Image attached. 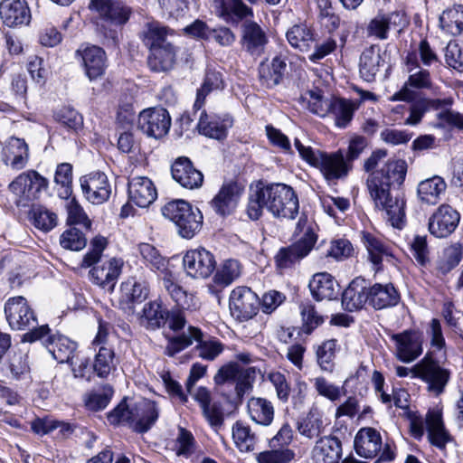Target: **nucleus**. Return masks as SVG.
I'll return each instance as SVG.
<instances>
[{
  "label": "nucleus",
  "instance_id": "f257e3e1",
  "mask_svg": "<svg viewBox=\"0 0 463 463\" xmlns=\"http://www.w3.org/2000/svg\"><path fill=\"white\" fill-rule=\"evenodd\" d=\"M386 156L385 149H377L364 161V169L369 173L367 189L375 207L385 211L391 225L402 229L405 219V200L401 186L406 177L407 163L402 159L389 160L381 169L374 170Z\"/></svg>",
  "mask_w": 463,
  "mask_h": 463
},
{
  "label": "nucleus",
  "instance_id": "f03ea898",
  "mask_svg": "<svg viewBox=\"0 0 463 463\" xmlns=\"http://www.w3.org/2000/svg\"><path fill=\"white\" fill-rule=\"evenodd\" d=\"M264 209L275 218L293 220L299 210L298 194L288 184H265L259 181L250 188L246 213L250 220L257 221L262 216Z\"/></svg>",
  "mask_w": 463,
  "mask_h": 463
},
{
  "label": "nucleus",
  "instance_id": "7ed1b4c3",
  "mask_svg": "<svg viewBox=\"0 0 463 463\" xmlns=\"http://www.w3.org/2000/svg\"><path fill=\"white\" fill-rule=\"evenodd\" d=\"M294 146L299 156L311 166L318 168L328 181L345 177L353 167L341 149L327 154L303 145L298 138H295Z\"/></svg>",
  "mask_w": 463,
  "mask_h": 463
},
{
  "label": "nucleus",
  "instance_id": "20e7f679",
  "mask_svg": "<svg viewBox=\"0 0 463 463\" xmlns=\"http://www.w3.org/2000/svg\"><path fill=\"white\" fill-rule=\"evenodd\" d=\"M22 340L28 343L40 341L57 362L72 364L77 343L61 334H52L48 325L26 332Z\"/></svg>",
  "mask_w": 463,
  "mask_h": 463
},
{
  "label": "nucleus",
  "instance_id": "39448f33",
  "mask_svg": "<svg viewBox=\"0 0 463 463\" xmlns=\"http://www.w3.org/2000/svg\"><path fill=\"white\" fill-rule=\"evenodd\" d=\"M162 214L177 227L178 233L184 239H192L202 228L203 214L184 200H175L162 208Z\"/></svg>",
  "mask_w": 463,
  "mask_h": 463
},
{
  "label": "nucleus",
  "instance_id": "423d86ee",
  "mask_svg": "<svg viewBox=\"0 0 463 463\" xmlns=\"http://www.w3.org/2000/svg\"><path fill=\"white\" fill-rule=\"evenodd\" d=\"M411 372L428 384L429 391L437 395L443 392L450 378L449 370L429 354L413 366Z\"/></svg>",
  "mask_w": 463,
  "mask_h": 463
},
{
  "label": "nucleus",
  "instance_id": "0eeeda50",
  "mask_svg": "<svg viewBox=\"0 0 463 463\" xmlns=\"http://www.w3.org/2000/svg\"><path fill=\"white\" fill-rule=\"evenodd\" d=\"M239 43L242 52L259 58L265 53L269 43L267 29L254 20L246 19L240 26Z\"/></svg>",
  "mask_w": 463,
  "mask_h": 463
},
{
  "label": "nucleus",
  "instance_id": "6e6552de",
  "mask_svg": "<svg viewBox=\"0 0 463 463\" xmlns=\"http://www.w3.org/2000/svg\"><path fill=\"white\" fill-rule=\"evenodd\" d=\"M5 314L12 329H28V332H30L39 327L34 311L27 299L22 296L13 297L6 300Z\"/></svg>",
  "mask_w": 463,
  "mask_h": 463
},
{
  "label": "nucleus",
  "instance_id": "1a4fd4ad",
  "mask_svg": "<svg viewBox=\"0 0 463 463\" xmlns=\"http://www.w3.org/2000/svg\"><path fill=\"white\" fill-rule=\"evenodd\" d=\"M47 184V180L36 171H28L19 175L9 184V190L17 196L16 204L24 207L28 202L37 199Z\"/></svg>",
  "mask_w": 463,
  "mask_h": 463
},
{
  "label": "nucleus",
  "instance_id": "9d476101",
  "mask_svg": "<svg viewBox=\"0 0 463 463\" xmlns=\"http://www.w3.org/2000/svg\"><path fill=\"white\" fill-rule=\"evenodd\" d=\"M260 307V300L251 288L241 286L231 292L229 307L236 320L243 322L251 319L258 314Z\"/></svg>",
  "mask_w": 463,
  "mask_h": 463
},
{
  "label": "nucleus",
  "instance_id": "9b49d317",
  "mask_svg": "<svg viewBox=\"0 0 463 463\" xmlns=\"http://www.w3.org/2000/svg\"><path fill=\"white\" fill-rule=\"evenodd\" d=\"M137 127L147 137L158 139L168 133L171 118L164 108H149L139 113Z\"/></svg>",
  "mask_w": 463,
  "mask_h": 463
},
{
  "label": "nucleus",
  "instance_id": "f8f14e48",
  "mask_svg": "<svg viewBox=\"0 0 463 463\" xmlns=\"http://www.w3.org/2000/svg\"><path fill=\"white\" fill-rule=\"evenodd\" d=\"M149 283L142 276H132L120 285L119 307L128 313L135 312V305L144 302L149 296Z\"/></svg>",
  "mask_w": 463,
  "mask_h": 463
},
{
  "label": "nucleus",
  "instance_id": "ddd939ff",
  "mask_svg": "<svg viewBox=\"0 0 463 463\" xmlns=\"http://www.w3.org/2000/svg\"><path fill=\"white\" fill-rule=\"evenodd\" d=\"M317 241V235L307 229L303 237L293 244L280 248L275 255V262L280 269H287L308 255Z\"/></svg>",
  "mask_w": 463,
  "mask_h": 463
},
{
  "label": "nucleus",
  "instance_id": "4468645a",
  "mask_svg": "<svg viewBox=\"0 0 463 463\" xmlns=\"http://www.w3.org/2000/svg\"><path fill=\"white\" fill-rule=\"evenodd\" d=\"M213 255L204 248L187 250L183 258L186 274L194 279L208 278L215 269Z\"/></svg>",
  "mask_w": 463,
  "mask_h": 463
},
{
  "label": "nucleus",
  "instance_id": "2eb2a0df",
  "mask_svg": "<svg viewBox=\"0 0 463 463\" xmlns=\"http://www.w3.org/2000/svg\"><path fill=\"white\" fill-rule=\"evenodd\" d=\"M459 221L458 211L449 204H441L429 219V232L436 238H447L455 232Z\"/></svg>",
  "mask_w": 463,
  "mask_h": 463
},
{
  "label": "nucleus",
  "instance_id": "dca6fc26",
  "mask_svg": "<svg viewBox=\"0 0 463 463\" xmlns=\"http://www.w3.org/2000/svg\"><path fill=\"white\" fill-rule=\"evenodd\" d=\"M80 184L85 198L94 204L103 203L110 196L111 185L102 172H92L81 176Z\"/></svg>",
  "mask_w": 463,
  "mask_h": 463
},
{
  "label": "nucleus",
  "instance_id": "f3484780",
  "mask_svg": "<svg viewBox=\"0 0 463 463\" xmlns=\"http://www.w3.org/2000/svg\"><path fill=\"white\" fill-rule=\"evenodd\" d=\"M391 339L395 343L396 357L403 363H411L422 354V335L418 331L392 334Z\"/></svg>",
  "mask_w": 463,
  "mask_h": 463
},
{
  "label": "nucleus",
  "instance_id": "a211bd4d",
  "mask_svg": "<svg viewBox=\"0 0 463 463\" xmlns=\"http://www.w3.org/2000/svg\"><path fill=\"white\" fill-rule=\"evenodd\" d=\"M407 61L408 70L411 72L405 85L392 97V100L411 101L414 99L415 93L409 89H430L431 87L430 74L428 70L419 66L417 61H411L409 56Z\"/></svg>",
  "mask_w": 463,
  "mask_h": 463
},
{
  "label": "nucleus",
  "instance_id": "6ab92c4d",
  "mask_svg": "<svg viewBox=\"0 0 463 463\" xmlns=\"http://www.w3.org/2000/svg\"><path fill=\"white\" fill-rule=\"evenodd\" d=\"M243 187L235 181L224 183L211 201V206L220 216L232 214L240 201Z\"/></svg>",
  "mask_w": 463,
  "mask_h": 463
},
{
  "label": "nucleus",
  "instance_id": "aec40b11",
  "mask_svg": "<svg viewBox=\"0 0 463 463\" xmlns=\"http://www.w3.org/2000/svg\"><path fill=\"white\" fill-rule=\"evenodd\" d=\"M197 128L200 134L205 137L222 140L227 137L228 129L232 127L233 120L229 115L219 117L209 115L202 109L197 112Z\"/></svg>",
  "mask_w": 463,
  "mask_h": 463
},
{
  "label": "nucleus",
  "instance_id": "412c9836",
  "mask_svg": "<svg viewBox=\"0 0 463 463\" xmlns=\"http://www.w3.org/2000/svg\"><path fill=\"white\" fill-rule=\"evenodd\" d=\"M225 88L223 73L214 68L208 67L206 69L203 82L200 89L197 90L196 99L193 106V112L187 113V118L194 121L197 118V112L203 109L205 99L209 93L215 90H222Z\"/></svg>",
  "mask_w": 463,
  "mask_h": 463
},
{
  "label": "nucleus",
  "instance_id": "4be33fe9",
  "mask_svg": "<svg viewBox=\"0 0 463 463\" xmlns=\"http://www.w3.org/2000/svg\"><path fill=\"white\" fill-rule=\"evenodd\" d=\"M123 261L120 259L111 258L101 265L93 267L90 270V277L93 283L102 288L112 291L121 274Z\"/></svg>",
  "mask_w": 463,
  "mask_h": 463
},
{
  "label": "nucleus",
  "instance_id": "5701e85b",
  "mask_svg": "<svg viewBox=\"0 0 463 463\" xmlns=\"http://www.w3.org/2000/svg\"><path fill=\"white\" fill-rule=\"evenodd\" d=\"M128 199L137 206L145 208L149 206L157 196L153 182L145 176H135L128 181Z\"/></svg>",
  "mask_w": 463,
  "mask_h": 463
},
{
  "label": "nucleus",
  "instance_id": "b1692460",
  "mask_svg": "<svg viewBox=\"0 0 463 463\" xmlns=\"http://www.w3.org/2000/svg\"><path fill=\"white\" fill-rule=\"evenodd\" d=\"M173 178L184 188L196 189L202 186L203 175L201 171L194 168L187 157H180L175 161L171 167Z\"/></svg>",
  "mask_w": 463,
  "mask_h": 463
},
{
  "label": "nucleus",
  "instance_id": "393cba45",
  "mask_svg": "<svg viewBox=\"0 0 463 463\" xmlns=\"http://www.w3.org/2000/svg\"><path fill=\"white\" fill-rule=\"evenodd\" d=\"M0 16L8 27L28 24L32 17L25 0H3L0 3Z\"/></svg>",
  "mask_w": 463,
  "mask_h": 463
},
{
  "label": "nucleus",
  "instance_id": "a878e982",
  "mask_svg": "<svg viewBox=\"0 0 463 463\" xmlns=\"http://www.w3.org/2000/svg\"><path fill=\"white\" fill-rule=\"evenodd\" d=\"M287 57L282 55H276L270 62H260L259 79L261 85L268 89L279 85L287 72Z\"/></svg>",
  "mask_w": 463,
  "mask_h": 463
},
{
  "label": "nucleus",
  "instance_id": "bb28decb",
  "mask_svg": "<svg viewBox=\"0 0 463 463\" xmlns=\"http://www.w3.org/2000/svg\"><path fill=\"white\" fill-rule=\"evenodd\" d=\"M369 303L368 286L365 279L355 278L342 294V307L348 312L363 308Z\"/></svg>",
  "mask_w": 463,
  "mask_h": 463
},
{
  "label": "nucleus",
  "instance_id": "cd10ccee",
  "mask_svg": "<svg viewBox=\"0 0 463 463\" xmlns=\"http://www.w3.org/2000/svg\"><path fill=\"white\" fill-rule=\"evenodd\" d=\"M159 417L156 403L150 400H143L134 405L132 428L137 433L147 432Z\"/></svg>",
  "mask_w": 463,
  "mask_h": 463
},
{
  "label": "nucleus",
  "instance_id": "c85d7f7f",
  "mask_svg": "<svg viewBox=\"0 0 463 463\" xmlns=\"http://www.w3.org/2000/svg\"><path fill=\"white\" fill-rule=\"evenodd\" d=\"M308 287L312 297L317 301L336 299L340 291L338 282L327 272L315 274Z\"/></svg>",
  "mask_w": 463,
  "mask_h": 463
},
{
  "label": "nucleus",
  "instance_id": "c756f323",
  "mask_svg": "<svg viewBox=\"0 0 463 463\" xmlns=\"http://www.w3.org/2000/svg\"><path fill=\"white\" fill-rule=\"evenodd\" d=\"M3 161L13 169L25 167L29 160V147L24 139L12 137L2 150Z\"/></svg>",
  "mask_w": 463,
  "mask_h": 463
},
{
  "label": "nucleus",
  "instance_id": "7c9ffc66",
  "mask_svg": "<svg viewBox=\"0 0 463 463\" xmlns=\"http://www.w3.org/2000/svg\"><path fill=\"white\" fill-rule=\"evenodd\" d=\"M354 444L360 457L372 458L381 450L382 437L375 429L363 428L357 432Z\"/></svg>",
  "mask_w": 463,
  "mask_h": 463
},
{
  "label": "nucleus",
  "instance_id": "2f4dec72",
  "mask_svg": "<svg viewBox=\"0 0 463 463\" xmlns=\"http://www.w3.org/2000/svg\"><path fill=\"white\" fill-rule=\"evenodd\" d=\"M168 309L158 300L145 304L139 315L140 325L148 330L159 329L167 323Z\"/></svg>",
  "mask_w": 463,
  "mask_h": 463
},
{
  "label": "nucleus",
  "instance_id": "473e14b6",
  "mask_svg": "<svg viewBox=\"0 0 463 463\" xmlns=\"http://www.w3.org/2000/svg\"><path fill=\"white\" fill-rule=\"evenodd\" d=\"M369 305L376 310L389 308L398 304L400 295L392 284L375 283L368 287Z\"/></svg>",
  "mask_w": 463,
  "mask_h": 463
},
{
  "label": "nucleus",
  "instance_id": "72a5a7b5",
  "mask_svg": "<svg viewBox=\"0 0 463 463\" xmlns=\"http://www.w3.org/2000/svg\"><path fill=\"white\" fill-rule=\"evenodd\" d=\"M462 258L463 245L460 242L449 245L443 249L441 254L435 261L432 273L438 278L446 276L458 266Z\"/></svg>",
  "mask_w": 463,
  "mask_h": 463
},
{
  "label": "nucleus",
  "instance_id": "f704fd0d",
  "mask_svg": "<svg viewBox=\"0 0 463 463\" xmlns=\"http://www.w3.org/2000/svg\"><path fill=\"white\" fill-rule=\"evenodd\" d=\"M313 455L317 463H338L342 457V443L336 437H323L317 441Z\"/></svg>",
  "mask_w": 463,
  "mask_h": 463
},
{
  "label": "nucleus",
  "instance_id": "c9c22d12",
  "mask_svg": "<svg viewBox=\"0 0 463 463\" xmlns=\"http://www.w3.org/2000/svg\"><path fill=\"white\" fill-rule=\"evenodd\" d=\"M87 76L90 80L101 77L106 69V53L99 46H87L81 52Z\"/></svg>",
  "mask_w": 463,
  "mask_h": 463
},
{
  "label": "nucleus",
  "instance_id": "e433bc0d",
  "mask_svg": "<svg viewBox=\"0 0 463 463\" xmlns=\"http://www.w3.org/2000/svg\"><path fill=\"white\" fill-rule=\"evenodd\" d=\"M425 424L430 442L439 449H444L450 440L449 432L445 430L441 412L436 410L429 411L426 414Z\"/></svg>",
  "mask_w": 463,
  "mask_h": 463
},
{
  "label": "nucleus",
  "instance_id": "4c0bfd02",
  "mask_svg": "<svg viewBox=\"0 0 463 463\" xmlns=\"http://www.w3.org/2000/svg\"><path fill=\"white\" fill-rule=\"evenodd\" d=\"M247 412L256 424L268 427L274 420L275 410L273 403L268 399L251 397L247 402Z\"/></svg>",
  "mask_w": 463,
  "mask_h": 463
},
{
  "label": "nucleus",
  "instance_id": "58836bf2",
  "mask_svg": "<svg viewBox=\"0 0 463 463\" xmlns=\"http://www.w3.org/2000/svg\"><path fill=\"white\" fill-rule=\"evenodd\" d=\"M286 36L291 47L302 52H307L312 49L317 34L311 26L306 24H298L290 27Z\"/></svg>",
  "mask_w": 463,
  "mask_h": 463
},
{
  "label": "nucleus",
  "instance_id": "ea45409f",
  "mask_svg": "<svg viewBox=\"0 0 463 463\" xmlns=\"http://www.w3.org/2000/svg\"><path fill=\"white\" fill-rule=\"evenodd\" d=\"M355 109V104L350 99L331 98L327 117L334 119L337 128H345L352 121Z\"/></svg>",
  "mask_w": 463,
  "mask_h": 463
},
{
  "label": "nucleus",
  "instance_id": "a19ab883",
  "mask_svg": "<svg viewBox=\"0 0 463 463\" xmlns=\"http://www.w3.org/2000/svg\"><path fill=\"white\" fill-rule=\"evenodd\" d=\"M363 242L368 251L370 261L380 269L383 260L391 261L393 255L391 247L371 233H364Z\"/></svg>",
  "mask_w": 463,
  "mask_h": 463
},
{
  "label": "nucleus",
  "instance_id": "79ce46f5",
  "mask_svg": "<svg viewBox=\"0 0 463 463\" xmlns=\"http://www.w3.org/2000/svg\"><path fill=\"white\" fill-rule=\"evenodd\" d=\"M175 61V47L173 44H165L150 49L147 64L153 71L160 72L170 70Z\"/></svg>",
  "mask_w": 463,
  "mask_h": 463
},
{
  "label": "nucleus",
  "instance_id": "37998d69",
  "mask_svg": "<svg viewBox=\"0 0 463 463\" xmlns=\"http://www.w3.org/2000/svg\"><path fill=\"white\" fill-rule=\"evenodd\" d=\"M382 62L383 59L378 47L371 46L365 49L360 56L359 72L361 77L367 82L373 81Z\"/></svg>",
  "mask_w": 463,
  "mask_h": 463
},
{
  "label": "nucleus",
  "instance_id": "c03bdc74",
  "mask_svg": "<svg viewBox=\"0 0 463 463\" xmlns=\"http://www.w3.org/2000/svg\"><path fill=\"white\" fill-rule=\"evenodd\" d=\"M447 184L439 175L421 181L418 184L419 199L427 204H436L439 200L440 194L446 191Z\"/></svg>",
  "mask_w": 463,
  "mask_h": 463
},
{
  "label": "nucleus",
  "instance_id": "a18cd8bd",
  "mask_svg": "<svg viewBox=\"0 0 463 463\" xmlns=\"http://www.w3.org/2000/svg\"><path fill=\"white\" fill-rule=\"evenodd\" d=\"M164 288L175 305L181 309H189L194 307V295L187 292L182 286L177 284L171 272L165 273L162 278Z\"/></svg>",
  "mask_w": 463,
  "mask_h": 463
},
{
  "label": "nucleus",
  "instance_id": "49530a36",
  "mask_svg": "<svg viewBox=\"0 0 463 463\" xmlns=\"http://www.w3.org/2000/svg\"><path fill=\"white\" fill-rule=\"evenodd\" d=\"M203 333L201 329L195 326H189L187 334L183 333L176 336L168 337L165 354L170 357H174L176 354L190 346L194 340L201 341Z\"/></svg>",
  "mask_w": 463,
  "mask_h": 463
},
{
  "label": "nucleus",
  "instance_id": "de8ad7c7",
  "mask_svg": "<svg viewBox=\"0 0 463 463\" xmlns=\"http://www.w3.org/2000/svg\"><path fill=\"white\" fill-rule=\"evenodd\" d=\"M138 251L145 265L152 271H159L163 276H165V273L170 272L167 269V259L162 256L155 246L149 243H141L138 246Z\"/></svg>",
  "mask_w": 463,
  "mask_h": 463
},
{
  "label": "nucleus",
  "instance_id": "09e8293b",
  "mask_svg": "<svg viewBox=\"0 0 463 463\" xmlns=\"http://www.w3.org/2000/svg\"><path fill=\"white\" fill-rule=\"evenodd\" d=\"M133 13L132 8L124 0H115L100 15L106 22L122 26L126 24Z\"/></svg>",
  "mask_w": 463,
  "mask_h": 463
},
{
  "label": "nucleus",
  "instance_id": "8fccbe9b",
  "mask_svg": "<svg viewBox=\"0 0 463 463\" xmlns=\"http://www.w3.org/2000/svg\"><path fill=\"white\" fill-rule=\"evenodd\" d=\"M241 275V265L237 260L230 259L223 261L217 269L213 281L216 285L225 288L238 279Z\"/></svg>",
  "mask_w": 463,
  "mask_h": 463
},
{
  "label": "nucleus",
  "instance_id": "3c124183",
  "mask_svg": "<svg viewBox=\"0 0 463 463\" xmlns=\"http://www.w3.org/2000/svg\"><path fill=\"white\" fill-rule=\"evenodd\" d=\"M232 438L237 448L242 452L252 451L257 442V437L250 428L241 421L234 423Z\"/></svg>",
  "mask_w": 463,
  "mask_h": 463
},
{
  "label": "nucleus",
  "instance_id": "603ef678",
  "mask_svg": "<svg viewBox=\"0 0 463 463\" xmlns=\"http://www.w3.org/2000/svg\"><path fill=\"white\" fill-rule=\"evenodd\" d=\"M439 23L448 33L460 34L463 32V5L444 11L439 17Z\"/></svg>",
  "mask_w": 463,
  "mask_h": 463
},
{
  "label": "nucleus",
  "instance_id": "864d4df0",
  "mask_svg": "<svg viewBox=\"0 0 463 463\" xmlns=\"http://www.w3.org/2000/svg\"><path fill=\"white\" fill-rule=\"evenodd\" d=\"M30 214L34 227L43 232H50L58 223L57 214L42 205L33 206Z\"/></svg>",
  "mask_w": 463,
  "mask_h": 463
},
{
  "label": "nucleus",
  "instance_id": "5fc2aeb1",
  "mask_svg": "<svg viewBox=\"0 0 463 463\" xmlns=\"http://www.w3.org/2000/svg\"><path fill=\"white\" fill-rule=\"evenodd\" d=\"M114 391L109 385H103L102 387L93 390L87 393L84 398L86 407L93 411L104 410L109 403Z\"/></svg>",
  "mask_w": 463,
  "mask_h": 463
},
{
  "label": "nucleus",
  "instance_id": "6e6d98bb",
  "mask_svg": "<svg viewBox=\"0 0 463 463\" xmlns=\"http://www.w3.org/2000/svg\"><path fill=\"white\" fill-rule=\"evenodd\" d=\"M54 181L60 185L58 195L68 199L72 194V165L69 163L60 164L56 168Z\"/></svg>",
  "mask_w": 463,
  "mask_h": 463
},
{
  "label": "nucleus",
  "instance_id": "4d7b16f0",
  "mask_svg": "<svg viewBox=\"0 0 463 463\" xmlns=\"http://www.w3.org/2000/svg\"><path fill=\"white\" fill-rule=\"evenodd\" d=\"M114 351L110 348L101 346L95 355L93 370L100 378H106L115 368Z\"/></svg>",
  "mask_w": 463,
  "mask_h": 463
},
{
  "label": "nucleus",
  "instance_id": "13d9d810",
  "mask_svg": "<svg viewBox=\"0 0 463 463\" xmlns=\"http://www.w3.org/2000/svg\"><path fill=\"white\" fill-rule=\"evenodd\" d=\"M60 244L65 250L79 251L85 248L87 238L80 229L70 227L61 233Z\"/></svg>",
  "mask_w": 463,
  "mask_h": 463
},
{
  "label": "nucleus",
  "instance_id": "bf43d9fd",
  "mask_svg": "<svg viewBox=\"0 0 463 463\" xmlns=\"http://www.w3.org/2000/svg\"><path fill=\"white\" fill-rule=\"evenodd\" d=\"M323 427V420L317 411H310L307 417L298 422L299 433L308 439L319 435Z\"/></svg>",
  "mask_w": 463,
  "mask_h": 463
},
{
  "label": "nucleus",
  "instance_id": "052dcab7",
  "mask_svg": "<svg viewBox=\"0 0 463 463\" xmlns=\"http://www.w3.org/2000/svg\"><path fill=\"white\" fill-rule=\"evenodd\" d=\"M300 314L302 317L301 330L307 335L311 334L318 326L325 321L312 304H301Z\"/></svg>",
  "mask_w": 463,
  "mask_h": 463
},
{
  "label": "nucleus",
  "instance_id": "680f3d73",
  "mask_svg": "<svg viewBox=\"0 0 463 463\" xmlns=\"http://www.w3.org/2000/svg\"><path fill=\"white\" fill-rule=\"evenodd\" d=\"M336 340L329 339L323 342L317 349V363L323 371L331 372L335 357Z\"/></svg>",
  "mask_w": 463,
  "mask_h": 463
},
{
  "label": "nucleus",
  "instance_id": "e2e57ef3",
  "mask_svg": "<svg viewBox=\"0 0 463 463\" xmlns=\"http://www.w3.org/2000/svg\"><path fill=\"white\" fill-rule=\"evenodd\" d=\"M411 250L419 267L427 269L430 264L427 238L416 235L411 242Z\"/></svg>",
  "mask_w": 463,
  "mask_h": 463
},
{
  "label": "nucleus",
  "instance_id": "0e129e2a",
  "mask_svg": "<svg viewBox=\"0 0 463 463\" xmlns=\"http://www.w3.org/2000/svg\"><path fill=\"white\" fill-rule=\"evenodd\" d=\"M171 31L159 24H150L145 33L144 42L149 49L165 44H172L166 41V36Z\"/></svg>",
  "mask_w": 463,
  "mask_h": 463
},
{
  "label": "nucleus",
  "instance_id": "69168bd1",
  "mask_svg": "<svg viewBox=\"0 0 463 463\" xmlns=\"http://www.w3.org/2000/svg\"><path fill=\"white\" fill-rule=\"evenodd\" d=\"M163 14L174 20H179L189 11L188 0H158Z\"/></svg>",
  "mask_w": 463,
  "mask_h": 463
},
{
  "label": "nucleus",
  "instance_id": "338daca9",
  "mask_svg": "<svg viewBox=\"0 0 463 463\" xmlns=\"http://www.w3.org/2000/svg\"><path fill=\"white\" fill-rule=\"evenodd\" d=\"M271 449L258 455L259 463H289L295 457L294 451L288 448Z\"/></svg>",
  "mask_w": 463,
  "mask_h": 463
},
{
  "label": "nucleus",
  "instance_id": "774afa93",
  "mask_svg": "<svg viewBox=\"0 0 463 463\" xmlns=\"http://www.w3.org/2000/svg\"><path fill=\"white\" fill-rule=\"evenodd\" d=\"M108 241L103 236L98 235L90 241V249L84 255L81 267L90 268L98 263L102 256L104 250L107 248Z\"/></svg>",
  "mask_w": 463,
  "mask_h": 463
}]
</instances>
